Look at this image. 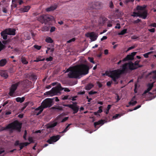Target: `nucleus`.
<instances>
[{"label": "nucleus", "mask_w": 156, "mask_h": 156, "mask_svg": "<svg viewBox=\"0 0 156 156\" xmlns=\"http://www.w3.org/2000/svg\"><path fill=\"white\" fill-rule=\"evenodd\" d=\"M89 68L87 65L82 64L76 67L69 73V76L71 78L79 79L80 76L82 75H86L89 72Z\"/></svg>", "instance_id": "obj_1"}, {"label": "nucleus", "mask_w": 156, "mask_h": 156, "mask_svg": "<svg viewBox=\"0 0 156 156\" xmlns=\"http://www.w3.org/2000/svg\"><path fill=\"white\" fill-rule=\"evenodd\" d=\"M53 19V17L48 15H42L37 18V20L42 23L49 24L50 22Z\"/></svg>", "instance_id": "obj_2"}, {"label": "nucleus", "mask_w": 156, "mask_h": 156, "mask_svg": "<svg viewBox=\"0 0 156 156\" xmlns=\"http://www.w3.org/2000/svg\"><path fill=\"white\" fill-rule=\"evenodd\" d=\"M21 124L18 121L16 120L9 124L6 127L7 129H12L17 130L18 132L21 131Z\"/></svg>", "instance_id": "obj_3"}, {"label": "nucleus", "mask_w": 156, "mask_h": 156, "mask_svg": "<svg viewBox=\"0 0 156 156\" xmlns=\"http://www.w3.org/2000/svg\"><path fill=\"white\" fill-rule=\"evenodd\" d=\"M110 74V77L112 78L115 84H117L118 82L117 80L120 77L121 75L122 74L121 73L119 69H117L112 71Z\"/></svg>", "instance_id": "obj_4"}, {"label": "nucleus", "mask_w": 156, "mask_h": 156, "mask_svg": "<svg viewBox=\"0 0 156 156\" xmlns=\"http://www.w3.org/2000/svg\"><path fill=\"white\" fill-rule=\"evenodd\" d=\"M101 8V3L98 2H92L89 3V5L87 9V12L91 11L94 9H100Z\"/></svg>", "instance_id": "obj_5"}, {"label": "nucleus", "mask_w": 156, "mask_h": 156, "mask_svg": "<svg viewBox=\"0 0 156 156\" xmlns=\"http://www.w3.org/2000/svg\"><path fill=\"white\" fill-rule=\"evenodd\" d=\"M54 98H47L43 100L41 102V107L44 109L51 107L53 104Z\"/></svg>", "instance_id": "obj_6"}, {"label": "nucleus", "mask_w": 156, "mask_h": 156, "mask_svg": "<svg viewBox=\"0 0 156 156\" xmlns=\"http://www.w3.org/2000/svg\"><path fill=\"white\" fill-rule=\"evenodd\" d=\"M19 83V82L16 83L12 85L11 88L10 89V91L9 93V94L11 97L14 96V94L18 86Z\"/></svg>", "instance_id": "obj_7"}, {"label": "nucleus", "mask_w": 156, "mask_h": 156, "mask_svg": "<svg viewBox=\"0 0 156 156\" xmlns=\"http://www.w3.org/2000/svg\"><path fill=\"white\" fill-rule=\"evenodd\" d=\"M52 89L54 95L60 94V91L63 90V88L62 87L60 83H59L55 87H53Z\"/></svg>", "instance_id": "obj_8"}, {"label": "nucleus", "mask_w": 156, "mask_h": 156, "mask_svg": "<svg viewBox=\"0 0 156 156\" xmlns=\"http://www.w3.org/2000/svg\"><path fill=\"white\" fill-rule=\"evenodd\" d=\"M29 143L28 142H24V143H20L19 140H16L15 142L14 145L15 147L19 146L20 147V150L23 149V148L24 147L27 146Z\"/></svg>", "instance_id": "obj_9"}, {"label": "nucleus", "mask_w": 156, "mask_h": 156, "mask_svg": "<svg viewBox=\"0 0 156 156\" xmlns=\"http://www.w3.org/2000/svg\"><path fill=\"white\" fill-rule=\"evenodd\" d=\"M77 104L76 102H75V105H67L66 106L72 109L73 111V114H75L78 112L79 109V106L77 105Z\"/></svg>", "instance_id": "obj_10"}, {"label": "nucleus", "mask_w": 156, "mask_h": 156, "mask_svg": "<svg viewBox=\"0 0 156 156\" xmlns=\"http://www.w3.org/2000/svg\"><path fill=\"white\" fill-rule=\"evenodd\" d=\"M60 136L59 135L53 136H51L49 139L48 140L47 142L49 144H51L53 142H55L60 139Z\"/></svg>", "instance_id": "obj_11"}, {"label": "nucleus", "mask_w": 156, "mask_h": 156, "mask_svg": "<svg viewBox=\"0 0 156 156\" xmlns=\"http://www.w3.org/2000/svg\"><path fill=\"white\" fill-rule=\"evenodd\" d=\"M85 35L87 37H90L92 41L96 40L98 37V36L96 35L94 32L87 33Z\"/></svg>", "instance_id": "obj_12"}, {"label": "nucleus", "mask_w": 156, "mask_h": 156, "mask_svg": "<svg viewBox=\"0 0 156 156\" xmlns=\"http://www.w3.org/2000/svg\"><path fill=\"white\" fill-rule=\"evenodd\" d=\"M7 34L9 35H15L16 30L14 28H8L5 29Z\"/></svg>", "instance_id": "obj_13"}, {"label": "nucleus", "mask_w": 156, "mask_h": 156, "mask_svg": "<svg viewBox=\"0 0 156 156\" xmlns=\"http://www.w3.org/2000/svg\"><path fill=\"white\" fill-rule=\"evenodd\" d=\"M128 66L127 63H125L122 66V69H119V70L122 74L126 73L127 72Z\"/></svg>", "instance_id": "obj_14"}, {"label": "nucleus", "mask_w": 156, "mask_h": 156, "mask_svg": "<svg viewBox=\"0 0 156 156\" xmlns=\"http://www.w3.org/2000/svg\"><path fill=\"white\" fill-rule=\"evenodd\" d=\"M129 69L130 70H133L137 69V67L135 66L134 63H133L132 62H130L127 63Z\"/></svg>", "instance_id": "obj_15"}, {"label": "nucleus", "mask_w": 156, "mask_h": 156, "mask_svg": "<svg viewBox=\"0 0 156 156\" xmlns=\"http://www.w3.org/2000/svg\"><path fill=\"white\" fill-rule=\"evenodd\" d=\"M0 34L1 37L4 40H6L7 39V35L8 34H7L5 29L2 31L1 32Z\"/></svg>", "instance_id": "obj_16"}, {"label": "nucleus", "mask_w": 156, "mask_h": 156, "mask_svg": "<svg viewBox=\"0 0 156 156\" xmlns=\"http://www.w3.org/2000/svg\"><path fill=\"white\" fill-rule=\"evenodd\" d=\"M30 8V6L29 5L24 6L20 9V11L22 12H27Z\"/></svg>", "instance_id": "obj_17"}, {"label": "nucleus", "mask_w": 156, "mask_h": 156, "mask_svg": "<svg viewBox=\"0 0 156 156\" xmlns=\"http://www.w3.org/2000/svg\"><path fill=\"white\" fill-rule=\"evenodd\" d=\"M149 75H151L154 80H156V70H154L149 73Z\"/></svg>", "instance_id": "obj_18"}, {"label": "nucleus", "mask_w": 156, "mask_h": 156, "mask_svg": "<svg viewBox=\"0 0 156 156\" xmlns=\"http://www.w3.org/2000/svg\"><path fill=\"white\" fill-rule=\"evenodd\" d=\"M139 16L140 17H141L144 19H145L147 16V11L146 10H144L143 12L141 14H140Z\"/></svg>", "instance_id": "obj_19"}, {"label": "nucleus", "mask_w": 156, "mask_h": 156, "mask_svg": "<svg viewBox=\"0 0 156 156\" xmlns=\"http://www.w3.org/2000/svg\"><path fill=\"white\" fill-rule=\"evenodd\" d=\"M0 75L5 79L7 78L8 77V75L7 73L5 71H2L0 72Z\"/></svg>", "instance_id": "obj_20"}, {"label": "nucleus", "mask_w": 156, "mask_h": 156, "mask_svg": "<svg viewBox=\"0 0 156 156\" xmlns=\"http://www.w3.org/2000/svg\"><path fill=\"white\" fill-rule=\"evenodd\" d=\"M7 63L6 59H2L0 60V66L3 67L5 66Z\"/></svg>", "instance_id": "obj_21"}, {"label": "nucleus", "mask_w": 156, "mask_h": 156, "mask_svg": "<svg viewBox=\"0 0 156 156\" xmlns=\"http://www.w3.org/2000/svg\"><path fill=\"white\" fill-rule=\"evenodd\" d=\"M28 75L29 76L30 79L31 80L33 81L36 80L37 79V76L33 74H31L30 75Z\"/></svg>", "instance_id": "obj_22"}, {"label": "nucleus", "mask_w": 156, "mask_h": 156, "mask_svg": "<svg viewBox=\"0 0 156 156\" xmlns=\"http://www.w3.org/2000/svg\"><path fill=\"white\" fill-rule=\"evenodd\" d=\"M133 59L132 56H131L130 55H128L123 59L122 61L125 62L129 60H132Z\"/></svg>", "instance_id": "obj_23"}, {"label": "nucleus", "mask_w": 156, "mask_h": 156, "mask_svg": "<svg viewBox=\"0 0 156 156\" xmlns=\"http://www.w3.org/2000/svg\"><path fill=\"white\" fill-rule=\"evenodd\" d=\"M104 121L103 120L101 119L98 122H95L94 123V125L95 128L96 127V126L100 124L103 125L104 123Z\"/></svg>", "instance_id": "obj_24"}, {"label": "nucleus", "mask_w": 156, "mask_h": 156, "mask_svg": "<svg viewBox=\"0 0 156 156\" xmlns=\"http://www.w3.org/2000/svg\"><path fill=\"white\" fill-rule=\"evenodd\" d=\"M25 98L24 97L22 98L17 97L16 98V100L17 102L22 103L25 100Z\"/></svg>", "instance_id": "obj_25"}, {"label": "nucleus", "mask_w": 156, "mask_h": 156, "mask_svg": "<svg viewBox=\"0 0 156 156\" xmlns=\"http://www.w3.org/2000/svg\"><path fill=\"white\" fill-rule=\"evenodd\" d=\"M57 8V7L55 6H51L46 9L47 12H50L53 11L55 9Z\"/></svg>", "instance_id": "obj_26"}, {"label": "nucleus", "mask_w": 156, "mask_h": 156, "mask_svg": "<svg viewBox=\"0 0 156 156\" xmlns=\"http://www.w3.org/2000/svg\"><path fill=\"white\" fill-rule=\"evenodd\" d=\"M44 108L42 107H41V106L36 108L35 109V111H37L39 110V111L37 113V115H38L40 114L42 112Z\"/></svg>", "instance_id": "obj_27"}, {"label": "nucleus", "mask_w": 156, "mask_h": 156, "mask_svg": "<svg viewBox=\"0 0 156 156\" xmlns=\"http://www.w3.org/2000/svg\"><path fill=\"white\" fill-rule=\"evenodd\" d=\"M94 85L92 83H89L85 87V89L87 90H90L93 87Z\"/></svg>", "instance_id": "obj_28"}, {"label": "nucleus", "mask_w": 156, "mask_h": 156, "mask_svg": "<svg viewBox=\"0 0 156 156\" xmlns=\"http://www.w3.org/2000/svg\"><path fill=\"white\" fill-rule=\"evenodd\" d=\"M154 82L152 83H148L147 85V89L150 91L154 86Z\"/></svg>", "instance_id": "obj_29"}, {"label": "nucleus", "mask_w": 156, "mask_h": 156, "mask_svg": "<svg viewBox=\"0 0 156 156\" xmlns=\"http://www.w3.org/2000/svg\"><path fill=\"white\" fill-rule=\"evenodd\" d=\"M135 97H133V99L135 98ZM137 102L136 101H133V99H132L131 101L129 102V105L134 106L137 103Z\"/></svg>", "instance_id": "obj_30"}, {"label": "nucleus", "mask_w": 156, "mask_h": 156, "mask_svg": "<svg viewBox=\"0 0 156 156\" xmlns=\"http://www.w3.org/2000/svg\"><path fill=\"white\" fill-rule=\"evenodd\" d=\"M146 7V6L145 5H144L143 6L138 5L136 7V9L138 10H143L145 9Z\"/></svg>", "instance_id": "obj_31"}, {"label": "nucleus", "mask_w": 156, "mask_h": 156, "mask_svg": "<svg viewBox=\"0 0 156 156\" xmlns=\"http://www.w3.org/2000/svg\"><path fill=\"white\" fill-rule=\"evenodd\" d=\"M140 60H137L136 61L134 62V64L135 66L137 67V68H140L143 66L142 65H140L139 64V63L140 62Z\"/></svg>", "instance_id": "obj_32"}, {"label": "nucleus", "mask_w": 156, "mask_h": 156, "mask_svg": "<svg viewBox=\"0 0 156 156\" xmlns=\"http://www.w3.org/2000/svg\"><path fill=\"white\" fill-rule=\"evenodd\" d=\"M49 30V27L46 26H43L41 29V30L43 31H48Z\"/></svg>", "instance_id": "obj_33"}, {"label": "nucleus", "mask_w": 156, "mask_h": 156, "mask_svg": "<svg viewBox=\"0 0 156 156\" xmlns=\"http://www.w3.org/2000/svg\"><path fill=\"white\" fill-rule=\"evenodd\" d=\"M57 124V122H55L53 123L49 124L47 126V128H50L54 127L55 126H56Z\"/></svg>", "instance_id": "obj_34"}, {"label": "nucleus", "mask_w": 156, "mask_h": 156, "mask_svg": "<svg viewBox=\"0 0 156 156\" xmlns=\"http://www.w3.org/2000/svg\"><path fill=\"white\" fill-rule=\"evenodd\" d=\"M45 41L46 42L48 43H52L53 42V40L49 37H48L46 38Z\"/></svg>", "instance_id": "obj_35"}, {"label": "nucleus", "mask_w": 156, "mask_h": 156, "mask_svg": "<svg viewBox=\"0 0 156 156\" xmlns=\"http://www.w3.org/2000/svg\"><path fill=\"white\" fill-rule=\"evenodd\" d=\"M6 46L5 45L3 44L0 41V52L5 48Z\"/></svg>", "instance_id": "obj_36"}, {"label": "nucleus", "mask_w": 156, "mask_h": 156, "mask_svg": "<svg viewBox=\"0 0 156 156\" xmlns=\"http://www.w3.org/2000/svg\"><path fill=\"white\" fill-rule=\"evenodd\" d=\"M127 29H125L118 33L119 35H123L127 33Z\"/></svg>", "instance_id": "obj_37"}, {"label": "nucleus", "mask_w": 156, "mask_h": 156, "mask_svg": "<svg viewBox=\"0 0 156 156\" xmlns=\"http://www.w3.org/2000/svg\"><path fill=\"white\" fill-rule=\"evenodd\" d=\"M76 68V67H73L72 68H71V69L69 68L68 69H67V70L66 71V72H69V73L68 74V77L69 78H71V77H70L69 76V73L71 72V71L73 70L74 69H75Z\"/></svg>", "instance_id": "obj_38"}, {"label": "nucleus", "mask_w": 156, "mask_h": 156, "mask_svg": "<svg viewBox=\"0 0 156 156\" xmlns=\"http://www.w3.org/2000/svg\"><path fill=\"white\" fill-rule=\"evenodd\" d=\"M51 108L55 110H58L59 111H61L63 110L62 108V107L59 106H58L57 107H53Z\"/></svg>", "instance_id": "obj_39"}, {"label": "nucleus", "mask_w": 156, "mask_h": 156, "mask_svg": "<svg viewBox=\"0 0 156 156\" xmlns=\"http://www.w3.org/2000/svg\"><path fill=\"white\" fill-rule=\"evenodd\" d=\"M45 94L48 95H54L52 89L51 90L46 92Z\"/></svg>", "instance_id": "obj_40"}, {"label": "nucleus", "mask_w": 156, "mask_h": 156, "mask_svg": "<svg viewBox=\"0 0 156 156\" xmlns=\"http://www.w3.org/2000/svg\"><path fill=\"white\" fill-rule=\"evenodd\" d=\"M41 56H40L38 58H36V60H34V62H38L39 61H44V58H43L42 59H41Z\"/></svg>", "instance_id": "obj_41"}, {"label": "nucleus", "mask_w": 156, "mask_h": 156, "mask_svg": "<svg viewBox=\"0 0 156 156\" xmlns=\"http://www.w3.org/2000/svg\"><path fill=\"white\" fill-rule=\"evenodd\" d=\"M21 62L24 64H27L28 63V61L26 60L25 58H21Z\"/></svg>", "instance_id": "obj_42"}, {"label": "nucleus", "mask_w": 156, "mask_h": 156, "mask_svg": "<svg viewBox=\"0 0 156 156\" xmlns=\"http://www.w3.org/2000/svg\"><path fill=\"white\" fill-rule=\"evenodd\" d=\"M153 53V51H151L145 54H144L143 55L144 56L145 58H147L148 57V55L151 54Z\"/></svg>", "instance_id": "obj_43"}, {"label": "nucleus", "mask_w": 156, "mask_h": 156, "mask_svg": "<svg viewBox=\"0 0 156 156\" xmlns=\"http://www.w3.org/2000/svg\"><path fill=\"white\" fill-rule=\"evenodd\" d=\"M71 125V124H68L66 127L65 129L62 131L61 133H64L65 132H66L68 130V128L69 127V126Z\"/></svg>", "instance_id": "obj_44"}, {"label": "nucleus", "mask_w": 156, "mask_h": 156, "mask_svg": "<svg viewBox=\"0 0 156 156\" xmlns=\"http://www.w3.org/2000/svg\"><path fill=\"white\" fill-rule=\"evenodd\" d=\"M34 47L37 50H39L41 48V46L37 45L36 44L34 45Z\"/></svg>", "instance_id": "obj_45"}, {"label": "nucleus", "mask_w": 156, "mask_h": 156, "mask_svg": "<svg viewBox=\"0 0 156 156\" xmlns=\"http://www.w3.org/2000/svg\"><path fill=\"white\" fill-rule=\"evenodd\" d=\"M133 13V14L132 15H131V16H133V17H135V16L139 17L140 16H139L140 14L138 13H137V12H134Z\"/></svg>", "instance_id": "obj_46"}, {"label": "nucleus", "mask_w": 156, "mask_h": 156, "mask_svg": "<svg viewBox=\"0 0 156 156\" xmlns=\"http://www.w3.org/2000/svg\"><path fill=\"white\" fill-rule=\"evenodd\" d=\"M23 82L24 84L27 83V84L25 85V86L26 87L28 85L27 84H29V83H30L29 81L28 80H25L23 81Z\"/></svg>", "instance_id": "obj_47"}, {"label": "nucleus", "mask_w": 156, "mask_h": 156, "mask_svg": "<svg viewBox=\"0 0 156 156\" xmlns=\"http://www.w3.org/2000/svg\"><path fill=\"white\" fill-rule=\"evenodd\" d=\"M27 134V131L25 130L24 131V133L23 136V138L25 140H26V136Z\"/></svg>", "instance_id": "obj_48"}, {"label": "nucleus", "mask_w": 156, "mask_h": 156, "mask_svg": "<svg viewBox=\"0 0 156 156\" xmlns=\"http://www.w3.org/2000/svg\"><path fill=\"white\" fill-rule=\"evenodd\" d=\"M109 7L111 9H113L114 7V5L112 1H111L109 3Z\"/></svg>", "instance_id": "obj_49"}, {"label": "nucleus", "mask_w": 156, "mask_h": 156, "mask_svg": "<svg viewBox=\"0 0 156 156\" xmlns=\"http://www.w3.org/2000/svg\"><path fill=\"white\" fill-rule=\"evenodd\" d=\"M29 102H26L24 104L23 107L22 108L23 110L24 109L29 105Z\"/></svg>", "instance_id": "obj_50"}, {"label": "nucleus", "mask_w": 156, "mask_h": 156, "mask_svg": "<svg viewBox=\"0 0 156 156\" xmlns=\"http://www.w3.org/2000/svg\"><path fill=\"white\" fill-rule=\"evenodd\" d=\"M97 93V92L96 91H93L91 90L89 92L88 94L90 95H92Z\"/></svg>", "instance_id": "obj_51"}, {"label": "nucleus", "mask_w": 156, "mask_h": 156, "mask_svg": "<svg viewBox=\"0 0 156 156\" xmlns=\"http://www.w3.org/2000/svg\"><path fill=\"white\" fill-rule=\"evenodd\" d=\"M76 40V38L74 37L72 38V39L69 40L67 41V43H69L71 42H73L75 41Z\"/></svg>", "instance_id": "obj_52"}, {"label": "nucleus", "mask_w": 156, "mask_h": 156, "mask_svg": "<svg viewBox=\"0 0 156 156\" xmlns=\"http://www.w3.org/2000/svg\"><path fill=\"white\" fill-rule=\"evenodd\" d=\"M69 119L68 117H65L64 119H63L61 121V122H64L66 120H67Z\"/></svg>", "instance_id": "obj_53"}, {"label": "nucleus", "mask_w": 156, "mask_h": 156, "mask_svg": "<svg viewBox=\"0 0 156 156\" xmlns=\"http://www.w3.org/2000/svg\"><path fill=\"white\" fill-rule=\"evenodd\" d=\"M53 60V58L51 56H50L49 58H47L46 60L48 61H51Z\"/></svg>", "instance_id": "obj_54"}, {"label": "nucleus", "mask_w": 156, "mask_h": 156, "mask_svg": "<svg viewBox=\"0 0 156 156\" xmlns=\"http://www.w3.org/2000/svg\"><path fill=\"white\" fill-rule=\"evenodd\" d=\"M88 59L90 62L93 63H94V58H93L89 57H88Z\"/></svg>", "instance_id": "obj_55"}, {"label": "nucleus", "mask_w": 156, "mask_h": 156, "mask_svg": "<svg viewBox=\"0 0 156 156\" xmlns=\"http://www.w3.org/2000/svg\"><path fill=\"white\" fill-rule=\"evenodd\" d=\"M120 116L119 114H116L115 115L113 116V118L114 119H116L118 117H120Z\"/></svg>", "instance_id": "obj_56"}, {"label": "nucleus", "mask_w": 156, "mask_h": 156, "mask_svg": "<svg viewBox=\"0 0 156 156\" xmlns=\"http://www.w3.org/2000/svg\"><path fill=\"white\" fill-rule=\"evenodd\" d=\"M102 106H101L99 107V110L98 111V112L99 113H101L102 112Z\"/></svg>", "instance_id": "obj_57"}, {"label": "nucleus", "mask_w": 156, "mask_h": 156, "mask_svg": "<svg viewBox=\"0 0 156 156\" xmlns=\"http://www.w3.org/2000/svg\"><path fill=\"white\" fill-rule=\"evenodd\" d=\"M141 21V20L139 19H137V20H134L133 22V23L134 24L137 23Z\"/></svg>", "instance_id": "obj_58"}, {"label": "nucleus", "mask_w": 156, "mask_h": 156, "mask_svg": "<svg viewBox=\"0 0 156 156\" xmlns=\"http://www.w3.org/2000/svg\"><path fill=\"white\" fill-rule=\"evenodd\" d=\"M55 29L56 28L54 27H51L50 30V32L51 33L53 32L55 30Z\"/></svg>", "instance_id": "obj_59"}, {"label": "nucleus", "mask_w": 156, "mask_h": 156, "mask_svg": "<svg viewBox=\"0 0 156 156\" xmlns=\"http://www.w3.org/2000/svg\"><path fill=\"white\" fill-rule=\"evenodd\" d=\"M9 101V100H8L6 101H5L3 103V104H2V106L3 107L5 106L6 105H7Z\"/></svg>", "instance_id": "obj_60"}, {"label": "nucleus", "mask_w": 156, "mask_h": 156, "mask_svg": "<svg viewBox=\"0 0 156 156\" xmlns=\"http://www.w3.org/2000/svg\"><path fill=\"white\" fill-rule=\"evenodd\" d=\"M77 97V96H76L73 97H72V99H71V98H69V100H71L73 101H76V98Z\"/></svg>", "instance_id": "obj_61"}, {"label": "nucleus", "mask_w": 156, "mask_h": 156, "mask_svg": "<svg viewBox=\"0 0 156 156\" xmlns=\"http://www.w3.org/2000/svg\"><path fill=\"white\" fill-rule=\"evenodd\" d=\"M117 26L115 27V28L116 29H119L120 28V24L119 23H117L116 24Z\"/></svg>", "instance_id": "obj_62"}, {"label": "nucleus", "mask_w": 156, "mask_h": 156, "mask_svg": "<svg viewBox=\"0 0 156 156\" xmlns=\"http://www.w3.org/2000/svg\"><path fill=\"white\" fill-rule=\"evenodd\" d=\"M136 52H134L131 53V54L130 55L131 56L133 57V59L134 58V56L136 55Z\"/></svg>", "instance_id": "obj_63"}, {"label": "nucleus", "mask_w": 156, "mask_h": 156, "mask_svg": "<svg viewBox=\"0 0 156 156\" xmlns=\"http://www.w3.org/2000/svg\"><path fill=\"white\" fill-rule=\"evenodd\" d=\"M112 83V81H108L106 85L108 86H110L111 85Z\"/></svg>", "instance_id": "obj_64"}]
</instances>
